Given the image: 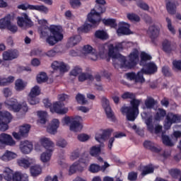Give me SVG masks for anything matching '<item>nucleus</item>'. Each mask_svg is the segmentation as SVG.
<instances>
[{
  "label": "nucleus",
  "instance_id": "nucleus-1",
  "mask_svg": "<svg viewBox=\"0 0 181 181\" xmlns=\"http://www.w3.org/2000/svg\"><path fill=\"white\" fill-rule=\"evenodd\" d=\"M96 4L94 9L91 10L88 14L87 21L90 24L85 22L84 24L78 28V33H88L91 30V28H97L101 22V14L105 12V0H95Z\"/></svg>",
  "mask_w": 181,
  "mask_h": 181
},
{
  "label": "nucleus",
  "instance_id": "nucleus-2",
  "mask_svg": "<svg viewBox=\"0 0 181 181\" xmlns=\"http://www.w3.org/2000/svg\"><path fill=\"white\" fill-rule=\"evenodd\" d=\"M122 49H124L122 43H118L115 47L114 45L111 44L109 45V57L120 62L124 69H134L136 66V48H134V52L129 54V60H127L124 56L119 54V51L122 50Z\"/></svg>",
  "mask_w": 181,
  "mask_h": 181
},
{
  "label": "nucleus",
  "instance_id": "nucleus-3",
  "mask_svg": "<svg viewBox=\"0 0 181 181\" xmlns=\"http://www.w3.org/2000/svg\"><path fill=\"white\" fill-rule=\"evenodd\" d=\"M122 98H123V100H127L128 98L132 100L130 102L132 107H122L120 109L121 112L123 115L126 114L127 121H135V119H136V98L135 94L125 92L122 95Z\"/></svg>",
  "mask_w": 181,
  "mask_h": 181
},
{
  "label": "nucleus",
  "instance_id": "nucleus-4",
  "mask_svg": "<svg viewBox=\"0 0 181 181\" xmlns=\"http://www.w3.org/2000/svg\"><path fill=\"white\" fill-rule=\"evenodd\" d=\"M41 145L46 148V151L42 153L40 156L42 162L46 163L50 160L52 155L53 153V148L54 147V143L49 138H43L40 139Z\"/></svg>",
  "mask_w": 181,
  "mask_h": 181
},
{
  "label": "nucleus",
  "instance_id": "nucleus-5",
  "mask_svg": "<svg viewBox=\"0 0 181 181\" xmlns=\"http://www.w3.org/2000/svg\"><path fill=\"white\" fill-rule=\"evenodd\" d=\"M49 32L52 35H47L46 42L49 46H54L58 42L63 40L64 35L57 25H50Z\"/></svg>",
  "mask_w": 181,
  "mask_h": 181
},
{
  "label": "nucleus",
  "instance_id": "nucleus-6",
  "mask_svg": "<svg viewBox=\"0 0 181 181\" xmlns=\"http://www.w3.org/2000/svg\"><path fill=\"white\" fill-rule=\"evenodd\" d=\"M146 69L142 68L136 75V83L137 84H142L145 83V78L144 74H155L158 71V66L154 62H148L146 65Z\"/></svg>",
  "mask_w": 181,
  "mask_h": 181
},
{
  "label": "nucleus",
  "instance_id": "nucleus-7",
  "mask_svg": "<svg viewBox=\"0 0 181 181\" xmlns=\"http://www.w3.org/2000/svg\"><path fill=\"white\" fill-rule=\"evenodd\" d=\"M4 104L8 110L10 111H13V112H19L21 110L23 111V112H28V110H29L28 104H26L25 102L22 104H18V100L15 98L7 99L4 102Z\"/></svg>",
  "mask_w": 181,
  "mask_h": 181
},
{
  "label": "nucleus",
  "instance_id": "nucleus-8",
  "mask_svg": "<svg viewBox=\"0 0 181 181\" xmlns=\"http://www.w3.org/2000/svg\"><path fill=\"white\" fill-rule=\"evenodd\" d=\"M4 178L7 181H29V177L27 175H22L16 172L13 174V170L7 168L4 172Z\"/></svg>",
  "mask_w": 181,
  "mask_h": 181
},
{
  "label": "nucleus",
  "instance_id": "nucleus-9",
  "mask_svg": "<svg viewBox=\"0 0 181 181\" xmlns=\"http://www.w3.org/2000/svg\"><path fill=\"white\" fill-rule=\"evenodd\" d=\"M12 15L7 14L6 16L0 19V29H7L11 33L18 32V26L12 24Z\"/></svg>",
  "mask_w": 181,
  "mask_h": 181
},
{
  "label": "nucleus",
  "instance_id": "nucleus-10",
  "mask_svg": "<svg viewBox=\"0 0 181 181\" xmlns=\"http://www.w3.org/2000/svg\"><path fill=\"white\" fill-rule=\"evenodd\" d=\"M12 121V115L8 111H0V131L5 132L9 126L8 124Z\"/></svg>",
  "mask_w": 181,
  "mask_h": 181
},
{
  "label": "nucleus",
  "instance_id": "nucleus-11",
  "mask_svg": "<svg viewBox=\"0 0 181 181\" xmlns=\"http://www.w3.org/2000/svg\"><path fill=\"white\" fill-rule=\"evenodd\" d=\"M179 122H181V116L169 112L165 115L163 127L165 129H170L173 124H177Z\"/></svg>",
  "mask_w": 181,
  "mask_h": 181
},
{
  "label": "nucleus",
  "instance_id": "nucleus-12",
  "mask_svg": "<svg viewBox=\"0 0 181 181\" xmlns=\"http://www.w3.org/2000/svg\"><path fill=\"white\" fill-rule=\"evenodd\" d=\"M37 95H40V88L38 86H35L29 93L28 103L30 105H36L39 104L40 99Z\"/></svg>",
  "mask_w": 181,
  "mask_h": 181
},
{
  "label": "nucleus",
  "instance_id": "nucleus-13",
  "mask_svg": "<svg viewBox=\"0 0 181 181\" xmlns=\"http://www.w3.org/2000/svg\"><path fill=\"white\" fill-rule=\"evenodd\" d=\"M39 25L40 26L38 28V33H40V37L44 39V37H47L49 36V32L50 30V27L47 26V21L42 19L38 21Z\"/></svg>",
  "mask_w": 181,
  "mask_h": 181
},
{
  "label": "nucleus",
  "instance_id": "nucleus-14",
  "mask_svg": "<svg viewBox=\"0 0 181 181\" xmlns=\"http://www.w3.org/2000/svg\"><path fill=\"white\" fill-rule=\"evenodd\" d=\"M101 101L103 108L105 110L107 117L112 119V121H114L115 117H114V112H112L111 106H110V100H108L105 97H103Z\"/></svg>",
  "mask_w": 181,
  "mask_h": 181
},
{
  "label": "nucleus",
  "instance_id": "nucleus-15",
  "mask_svg": "<svg viewBox=\"0 0 181 181\" xmlns=\"http://www.w3.org/2000/svg\"><path fill=\"white\" fill-rule=\"evenodd\" d=\"M16 143L12 139V136L2 133L0 134V148H2L5 145H9L13 146Z\"/></svg>",
  "mask_w": 181,
  "mask_h": 181
},
{
  "label": "nucleus",
  "instance_id": "nucleus-16",
  "mask_svg": "<svg viewBox=\"0 0 181 181\" xmlns=\"http://www.w3.org/2000/svg\"><path fill=\"white\" fill-rule=\"evenodd\" d=\"M3 60L5 62H11L19 57V51L17 49H8L3 52Z\"/></svg>",
  "mask_w": 181,
  "mask_h": 181
},
{
  "label": "nucleus",
  "instance_id": "nucleus-17",
  "mask_svg": "<svg viewBox=\"0 0 181 181\" xmlns=\"http://www.w3.org/2000/svg\"><path fill=\"white\" fill-rule=\"evenodd\" d=\"M64 107V103L62 102H56L53 104L51 108V112H56L57 114H60L64 115V114H67L69 109Z\"/></svg>",
  "mask_w": 181,
  "mask_h": 181
},
{
  "label": "nucleus",
  "instance_id": "nucleus-18",
  "mask_svg": "<svg viewBox=\"0 0 181 181\" xmlns=\"http://www.w3.org/2000/svg\"><path fill=\"white\" fill-rule=\"evenodd\" d=\"M51 67L53 69V70H59L61 74L69 71V69H67V64L63 62L54 61L52 62Z\"/></svg>",
  "mask_w": 181,
  "mask_h": 181
},
{
  "label": "nucleus",
  "instance_id": "nucleus-19",
  "mask_svg": "<svg viewBox=\"0 0 181 181\" xmlns=\"http://www.w3.org/2000/svg\"><path fill=\"white\" fill-rule=\"evenodd\" d=\"M166 2V10L170 15H175L177 1L176 0H165Z\"/></svg>",
  "mask_w": 181,
  "mask_h": 181
},
{
  "label": "nucleus",
  "instance_id": "nucleus-20",
  "mask_svg": "<svg viewBox=\"0 0 181 181\" xmlns=\"http://www.w3.org/2000/svg\"><path fill=\"white\" fill-rule=\"evenodd\" d=\"M33 149V144L29 141H21L20 144V150L24 155H28L30 152H32Z\"/></svg>",
  "mask_w": 181,
  "mask_h": 181
},
{
  "label": "nucleus",
  "instance_id": "nucleus-21",
  "mask_svg": "<svg viewBox=\"0 0 181 181\" xmlns=\"http://www.w3.org/2000/svg\"><path fill=\"white\" fill-rule=\"evenodd\" d=\"M160 29L159 27L153 24L148 27L147 30V35L151 37V39H156L159 36Z\"/></svg>",
  "mask_w": 181,
  "mask_h": 181
},
{
  "label": "nucleus",
  "instance_id": "nucleus-22",
  "mask_svg": "<svg viewBox=\"0 0 181 181\" xmlns=\"http://www.w3.org/2000/svg\"><path fill=\"white\" fill-rule=\"evenodd\" d=\"M146 124L147 125V128L148 131H150L152 134L155 132V134H160L162 131V126L157 125L155 127V129H153V124H152V117H148L146 119Z\"/></svg>",
  "mask_w": 181,
  "mask_h": 181
},
{
  "label": "nucleus",
  "instance_id": "nucleus-23",
  "mask_svg": "<svg viewBox=\"0 0 181 181\" xmlns=\"http://www.w3.org/2000/svg\"><path fill=\"white\" fill-rule=\"evenodd\" d=\"M113 131L112 129H103L102 134H96L95 138L98 142H100L101 139L105 141L111 136V134H112Z\"/></svg>",
  "mask_w": 181,
  "mask_h": 181
},
{
  "label": "nucleus",
  "instance_id": "nucleus-24",
  "mask_svg": "<svg viewBox=\"0 0 181 181\" xmlns=\"http://www.w3.org/2000/svg\"><path fill=\"white\" fill-rule=\"evenodd\" d=\"M59 125L60 122L59 121V119H54L51 122V125L47 129V132L52 134V135H54V134L57 132V128H59Z\"/></svg>",
  "mask_w": 181,
  "mask_h": 181
},
{
  "label": "nucleus",
  "instance_id": "nucleus-25",
  "mask_svg": "<svg viewBox=\"0 0 181 181\" xmlns=\"http://www.w3.org/2000/svg\"><path fill=\"white\" fill-rule=\"evenodd\" d=\"M121 26L117 29V33H120L121 35H129L131 33V30H129V24L122 22Z\"/></svg>",
  "mask_w": 181,
  "mask_h": 181
},
{
  "label": "nucleus",
  "instance_id": "nucleus-26",
  "mask_svg": "<svg viewBox=\"0 0 181 181\" xmlns=\"http://www.w3.org/2000/svg\"><path fill=\"white\" fill-rule=\"evenodd\" d=\"M83 129V124L80 121L73 120L70 124V130L74 132H80Z\"/></svg>",
  "mask_w": 181,
  "mask_h": 181
},
{
  "label": "nucleus",
  "instance_id": "nucleus-27",
  "mask_svg": "<svg viewBox=\"0 0 181 181\" xmlns=\"http://www.w3.org/2000/svg\"><path fill=\"white\" fill-rule=\"evenodd\" d=\"M78 80L81 83H83L87 80H89V81H94V76L88 72H81L78 76Z\"/></svg>",
  "mask_w": 181,
  "mask_h": 181
},
{
  "label": "nucleus",
  "instance_id": "nucleus-28",
  "mask_svg": "<svg viewBox=\"0 0 181 181\" xmlns=\"http://www.w3.org/2000/svg\"><path fill=\"white\" fill-rule=\"evenodd\" d=\"M175 49L173 45L172 42L168 40H165L163 42V50L165 52V53H170L173 50Z\"/></svg>",
  "mask_w": 181,
  "mask_h": 181
},
{
  "label": "nucleus",
  "instance_id": "nucleus-29",
  "mask_svg": "<svg viewBox=\"0 0 181 181\" xmlns=\"http://www.w3.org/2000/svg\"><path fill=\"white\" fill-rule=\"evenodd\" d=\"M140 66H145L147 64L146 62L148 60L152 59V57L149 54L142 52L140 54Z\"/></svg>",
  "mask_w": 181,
  "mask_h": 181
},
{
  "label": "nucleus",
  "instance_id": "nucleus-30",
  "mask_svg": "<svg viewBox=\"0 0 181 181\" xmlns=\"http://www.w3.org/2000/svg\"><path fill=\"white\" fill-rule=\"evenodd\" d=\"M81 40V36L80 35H74V37H71L68 40V46H71L72 47L76 46L78 43H80Z\"/></svg>",
  "mask_w": 181,
  "mask_h": 181
},
{
  "label": "nucleus",
  "instance_id": "nucleus-31",
  "mask_svg": "<svg viewBox=\"0 0 181 181\" xmlns=\"http://www.w3.org/2000/svg\"><path fill=\"white\" fill-rule=\"evenodd\" d=\"M16 158V153H12L11 151H6L2 156L1 160H4V162H9V160H12V159H15Z\"/></svg>",
  "mask_w": 181,
  "mask_h": 181
},
{
  "label": "nucleus",
  "instance_id": "nucleus-32",
  "mask_svg": "<svg viewBox=\"0 0 181 181\" xmlns=\"http://www.w3.org/2000/svg\"><path fill=\"white\" fill-rule=\"evenodd\" d=\"M103 23H104L105 26H110V28H113L115 29L117 28V21L114 18H107V19H103Z\"/></svg>",
  "mask_w": 181,
  "mask_h": 181
},
{
  "label": "nucleus",
  "instance_id": "nucleus-33",
  "mask_svg": "<svg viewBox=\"0 0 181 181\" xmlns=\"http://www.w3.org/2000/svg\"><path fill=\"white\" fill-rule=\"evenodd\" d=\"M165 115H166V111L165 110L158 109L156 115L154 116V119L156 121H162L165 117Z\"/></svg>",
  "mask_w": 181,
  "mask_h": 181
},
{
  "label": "nucleus",
  "instance_id": "nucleus-34",
  "mask_svg": "<svg viewBox=\"0 0 181 181\" xmlns=\"http://www.w3.org/2000/svg\"><path fill=\"white\" fill-rule=\"evenodd\" d=\"M95 37L97 39H100L101 40H107V39H108V35H107V33L101 30L95 31Z\"/></svg>",
  "mask_w": 181,
  "mask_h": 181
},
{
  "label": "nucleus",
  "instance_id": "nucleus-35",
  "mask_svg": "<svg viewBox=\"0 0 181 181\" xmlns=\"http://www.w3.org/2000/svg\"><path fill=\"white\" fill-rule=\"evenodd\" d=\"M140 172H141L142 176H146L149 173H153V167L152 166H142L140 168Z\"/></svg>",
  "mask_w": 181,
  "mask_h": 181
},
{
  "label": "nucleus",
  "instance_id": "nucleus-36",
  "mask_svg": "<svg viewBox=\"0 0 181 181\" xmlns=\"http://www.w3.org/2000/svg\"><path fill=\"white\" fill-rule=\"evenodd\" d=\"M29 131H30V124H25L20 127L19 134H21L23 137L28 136Z\"/></svg>",
  "mask_w": 181,
  "mask_h": 181
},
{
  "label": "nucleus",
  "instance_id": "nucleus-37",
  "mask_svg": "<svg viewBox=\"0 0 181 181\" xmlns=\"http://www.w3.org/2000/svg\"><path fill=\"white\" fill-rule=\"evenodd\" d=\"M30 173L33 177L39 176L42 173V168L40 165H33L30 168Z\"/></svg>",
  "mask_w": 181,
  "mask_h": 181
},
{
  "label": "nucleus",
  "instance_id": "nucleus-38",
  "mask_svg": "<svg viewBox=\"0 0 181 181\" xmlns=\"http://www.w3.org/2000/svg\"><path fill=\"white\" fill-rule=\"evenodd\" d=\"M15 86L16 91H23V90H25V87H26V84H25L22 79H17Z\"/></svg>",
  "mask_w": 181,
  "mask_h": 181
},
{
  "label": "nucleus",
  "instance_id": "nucleus-39",
  "mask_svg": "<svg viewBox=\"0 0 181 181\" xmlns=\"http://www.w3.org/2000/svg\"><path fill=\"white\" fill-rule=\"evenodd\" d=\"M47 74L46 72H41L37 76V82L38 84H42V83H46L48 80Z\"/></svg>",
  "mask_w": 181,
  "mask_h": 181
},
{
  "label": "nucleus",
  "instance_id": "nucleus-40",
  "mask_svg": "<svg viewBox=\"0 0 181 181\" xmlns=\"http://www.w3.org/2000/svg\"><path fill=\"white\" fill-rule=\"evenodd\" d=\"M76 100L78 104H81L82 105H86L87 104V100H86V96L81 93H78L76 96Z\"/></svg>",
  "mask_w": 181,
  "mask_h": 181
},
{
  "label": "nucleus",
  "instance_id": "nucleus-41",
  "mask_svg": "<svg viewBox=\"0 0 181 181\" xmlns=\"http://www.w3.org/2000/svg\"><path fill=\"white\" fill-rule=\"evenodd\" d=\"M162 141L163 144L167 146H173V145H175V141H173V139L171 141L170 139H169V136L165 134L162 135Z\"/></svg>",
  "mask_w": 181,
  "mask_h": 181
},
{
  "label": "nucleus",
  "instance_id": "nucleus-42",
  "mask_svg": "<svg viewBox=\"0 0 181 181\" xmlns=\"http://www.w3.org/2000/svg\"><path fill=\"white\" fill-rule=\"evenodd\" d=\"M31 9H33V11H39L40 12H43L44 13H47L49 12V8L43 5L31 6Z\"/></svg>",
  "mask_w": 181,
  "mask_h": 181
},
{
  "label": "nucleus",
  "instance_id": "nucleus-43",
  "mask_svg": "<svg viewBox=\"0 0 181 181\" xmlns=\"http://www.w3.org/2000/svg\"><path fill=\"white\" fill-rule=\"evenodd\" d=\"M18 163L19 166H22L23 168H25V169H28V168L30 167V162H29V160L25 158L18 160Z\"/></svg>",
  "mask_w": 181,
  "mask_h": 181
},
{
  "label": "nucleus",
  "instance_id": "nucleus-44",
  "mask_svg": "<svg viewBox=\"0 0 181 181\" xmlns=\"http://www.w3.org/2000/svg\"><path fill=\"white\" fill-rule=\"evenodd\" d=\"M101 153V147L100 146H93L90 150V155L91 156H98V154Z\"/></svg>",
  "mask_w": 181,
  "mask_h": 181
},
{
  "label": "nucleus",
  "instance_id": "nucleus-45",
  "mask_svg": "<svg viewBox=\"0 0 181 181\" xmlns=\"http://www.w3.org/2000/svg\"><path fill=\"white\" fill-rule=\"evenodd\" d=\"M88 170L90 173H98L101 170V166L98 164H90Z\"/></svg>",
  "mask_w": 181,
  "mask_h": 181
},
{
  "label": "nucleus",
  "instance_id": "nucleus-46",
  "mask_svg": "<svg viewBox=\"0 0 181 181\" xmlns=\"http://www.w3.org/2000/svg\"><path fill=\"white\" fill-rule=\"evenodd\" d=\"M37 115L40 118V123L46 124V118L47 117V112H43V111H38Z\"/></svg>",
  "mask_w": 181,
  "mask_h": 181
},
{
  "label": "nucleus",
  "instance_id": "nucleus-47",
  "mask_svg": "<svg viewBox=\"0 0 181 181\" xmlns=\"http://www.w3.org/2000/svg\"><path fill=\"white\" fill-rule=\"evenodd\" d=\"M83 73V69L79 66H75L71 71L70 75L74 76V77H77V76H80V74Z\"/></svg>",
  "mask_w": 181,
  "mask_h": 181
},
{
  "label": "nucleus",
  "instance_id": "nucleus-48",
  "mask_svg": "<svg viewBox=\"0 0 181 181\" xmlns=\"http://www.w3.org/2000/svg\"><path fill=\"white\" fill-rule=\"evenodd\" d=\"M165 21L167 22V26H168V30H170V32H171L173 35H175L176 33V30H175V28L173 27V25H172V20H170V18L167 17L165 18Z\"/></svg>",
  "mask_w": 181,
  "mask_h": 181
},
{
  "label": "nucleus",
  "instance_id": "nucleus-49",
  "mask_svg": "<svg viewBox=\"0 0 181 181\" xmlns=\"http://www.w3.org/2000/svg\"><path fill=\"white\" fill-rule=\"evenodd\" d=\"M17 25L20 27V28H23L24 26H28V22L25 21V18H23V17H18L17 18Z\"/></svg>",
  "mask_w": 181,
  "mask_h": 181
},
{
  "label": "nucleus",
  "instance_id": "nucleus-50",
  "mask_svg": "<svg viewBox=\"0 0 181 181\" xmlns=\"http://www.w3.org/2000/svg\"><path fill=\"white\" fill-rule=\"evenodd\" d=\"M137 6L143 11H149V6L146 4L144 1L139 0L137 3Z\"/></svg>",
  "mask_w": 181,
  "mask_h": 181
},
{
  "label": "nucleus",
  "instance_id": "nucleus-51",
  "mask_svg": "<svg viewBox=\"0 0 181 181\" xmlns=\"http://www.w3.org/2000/svg\"><path fill=\"white\" fill-rule=\"evenodd\" d=\"M173 69L175 71H179L181 70V61L180 60H174L173 62Z\"/></svg>",
  "mask_w": 181,
  "mask_h": 181
},
{
  "label": "nucleus",
  "instance_id": "nucleus-52",
  "mask_svg": "<svg viewBox=\"0 0 181 181\" xmlns=\"http://www.w3.org/2000/svg\"><path fill=\"white\" fill-rule=\"evenodd\" d=\"M32 6L33 5L28 4H22L18 6V9H21L22 11H28V9H30V11H33V8H32Z\"/></svg>",
  "mask_w": 181,
  "mask_h": 181
},
{
  "label": "nucleus",
  "instance_id": "nucleus-53",
  "mask_svg": "<svg viewBox=\"0 0 181 181\" xmlns=\"http://www.w3.org/2000/svg\"><path fill=\"white\" fill-rule=\"evenodd\" d=\"M57 53H59V51H57V49H56V48H54V49H50L48 52H47L45 53V54L48 57H54V56H56L57 54Z\"/></svg>",
  "mask_w": 181,
  "mask_h": 181
},
{
  "label": "nucleus",
  "instance_id": "nucleus-54",
  "mask_svg": "<svg viewBox=\"0 0 181 181\" xmlns=\"http://www.w3.org/2000/svg\"><path fill=\"white\" fill-rule=\"evenodd\" d=\"M80 1L81 0H71L69 4L71 6L75 9V8H78V6H81V2Z\"/></svg>",
  "mask_w": 181,
  "mask_h": 181
},
{
  "label": "nucleus",
  "instance_id": "nucleus-55",
  "mask_svg": "<svg viewBox=\"0 0 181 181\" xmlns=\"http://www.w3.org/2000/svg\"><path fill=\"white\" fill-rule=\"evenodd\" d=\"M126 77L127 80H134V81L136 82V74H135V72H130L126 74Z\"/></svg>",
  "mask_w": 181,
  "mask_h": 181
},
{
  "label": "nucleus",
  "instance_id": "nucleus-56",
  "mask_svg": "<svg viewBox=\"0 0 181 181\" xmlns=\"http://www.w3.org/2000/svg\"><path fill=\"white\" fill-rule=\"evenodd\" d=\"M78 139L81 142H86V141H88L90 139V136L85 134H81L78 135Z\"/></svg>",
  "mask_w": 181,
  "mask_h": 181
},
{
  "label": "nucleus",
  "instance_id": "nucleus-57",
  "mask_svg": "<svg viewBox=\"0 0 181 181\" xmlns=\"http://www.w3.org/2000/svg\"><path fill=\"white\" fill-rule=\"evenodd\" d=\"M169 173L172 177L176 178L180 175V170L177 169H172L169 171Z\"/></svg>",
  "mask_w": 181,
  "mask_h": 181
},
{
  "label": "nucleus",
  "instance_id": "nucleus-58",
  "mask_svg": "<svg viewBox=\"0 0 181 181\" xmlns=\"http://www.w3.org/2000/svg\"><path fill=\"white\" fill-rule=\"evenodd\" d=\"M23 18L24 21L27 22V26H28V28H32L33 22H32V20H30V18H29V16H28V14L26 13H24Z\"/></svg>",
  "mask_w": 181,
  "mask_h": 181
},
{
  "label": "nucleus",
  "instance_id": "nucleus-59",
  "mask_svg": "<svg viewBox=\"0 0 181 181\" xmlns=\"http://www.w3.org/2000/svg\"><path fill=\"white\" fill-rule=\"evenodd\" d=\"M145 104L147 108H152V107L155 105V100L153 98H148L146 100Z\"/></svg>",
  "mask_w": 181,
  "mask_h": 181
},
{
  "label": "nucleus",
  "instance_id": "nucleus-60",
  "mask_svg": "<svg viewBox=\"0 0 181 181\" xmlns=\"http://www.w3.org/2000/svg\"><path fill=\"white\" fill-rule=\"evenodd\" d=\"M83 50L87 54H91L93 53V50H94V49H93V47L88 45L83 46Z\"/></svg>",
  "mask_w": 181,
  "mask_h": 181
},
{
  "label": "nucleus",
  "instance_id": "nucleus-61",
  "mask_svg": "<svg viewBox=\"0 0 181 181\" xmlns=\"http://www.w3.org/2000/svg\"><path fill=\"white\" fill-rule=\"evenodd\" d=\"M57 146H59L60 148H66L67 146V141H66L63 139H60L57 142Z\"/></svg>",
  "mask_w": 181,
  "mask_h": 181
},
{
  "label": "nucleus",
  "instance_id": "nucleus-62",
  "mask_svg": "<svg viewBox=\"0 0 181 181\" xmlns=\"http://www.w3.org/2000/svg\"><path fill=\"white\" fill-rule=\"evenodd\" d=\"M77 172V167H76V163H74L73 165H71L69 168V173L70 175H74Z\"/></svg>",
  "mask_w": 181,
  "mask_h": 181
},
{
  "label": "nucleus",
  "instance_id": "nucleus-63",
  "mask_svg": "<svg viewBox=\"0 0 181 181\" xmlns=\"http://www.w3.org/2000/svg\"><path fill=\"white\" fill-rule=\"evenodd\" d=\"M144 148H146V149H151L153 148V145H155V144L152 143L151 141H146L144 142L143 144Z\"/></svg>",
  "mask_w": 181,
  "mask_h": 181
},
{
  "label": "nucleus",
  "instance_id": "nucleus-64",
  "mask_svg": "<svg viewBox=\"0 0 181 181\" xmlns=\"http://www.w3.org/2000/svg\"><path fill=\"white\" fill-rule=\"evenodd\" d=\"M180 137H181L180 132H174L173 137V141H174V144H176V142H177V139Z\"/></svg>",
  "mask_w": 181,
  "mask_h": 181
}]
</instances>
